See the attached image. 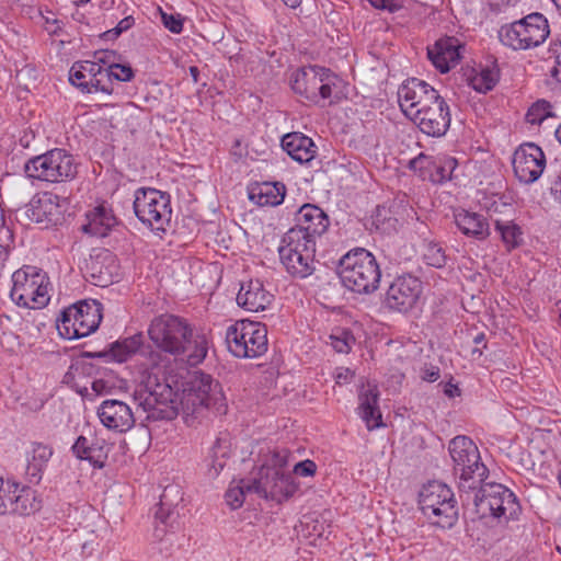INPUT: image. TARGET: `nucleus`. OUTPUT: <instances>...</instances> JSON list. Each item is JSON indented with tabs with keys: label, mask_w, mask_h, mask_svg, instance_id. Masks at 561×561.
Here are the masks:
<instances>
[{
	"label": "nucleus",
	"mask_w": 561,
	"mask_h": 561,
	"mask_svg": "<svg viewBox=\"0 0 561 561\" xmlns=\"http://www.w3.org/2000/svg\"><path fill=\"white\" fill-rule=\"evenodd\" d=\"M85 275L92 284L106 287L118 279V264L115 255L106 249H101L85 262Z\"/></svg>",
	"instance_id": "obj_24"
},
{
	"label": "nucleus",
	"mask_w": 561,
	"mask_h": 561,
	"mask_svg": "<svg viewBox=\"0 0 561 561\" xmlns=\"http://www.w3.org/2000/svg\"><path fill=\"white\" fill-rule=\"evenodd\" d=\"M68 202L51 192L35 194L25 205L23 215L32 222L45 228L61 225L65 220Z\"/></svg>",
	"instance_id": "obj_16"
},
{
	"label": "nucleus",
	"mask_w": 561,
	"mask_h": 561,
	"mask_svg": "<svg viewBox=\"0 0 561 561\" xmlns=\"http://www.w3.org/2000/svg\"><path fill=\"white\" fill-rule=\"evenodd\" d=\"M439 376H440V370L437 366L430 365V366H424L421 369V378L425 381L434 382L439 378Z\"/></svg>",
	"instance_id": "obj_55"
},
{
	"label": "nucleus",
	"mask_w": 561,
	"mask_h": 561,
	"mask_svg": "<svg viewBox=\"0 0 561 561\" xmlns=\"http://www.w3.org/2000/svg\"><path fill=\"white\" fill-rule=\"evenodd\" d=\"M42 506L37 493L28 485L15 480L0 478V515L16 514L26 516L39 511Z\"/></svg>",
	"instance_id": "obj_15"
},
{
	"label": "nucleus",
	"mask_w": 561,
	"mask_h": 561,
	"mask_svg": "<svg viewBox=\"0 0 561 561\" xmlns=\"http://www.w3.org/2000/svg\"><path fill=\"white\" fill-rule=\"evenodd\" d=\"M339 277L348 290L371 294L379 287L381 272L369 251L356 248L340 260Z\"/></svg>",
	"instance_id": "obj_3"
},
{
	"label": "nucleus",
	"mask_w": 561,
	"mask_h": 561,
	"mask_svg": "<svg viewBox=\"0 0 561 561\" xmlns=\"http://www.w3.org/2000/svg\"><path fill=\"white\" fill-rule=\"evenodd\" d=\"M454 220L465 236L476 240H485L491 231L488 219L478 213L460 209L455 211Z\"/></svg>",
	"instance_id": "obj_29"
},
{
	"label": "nucleus",
	"mask_w": 561,
	"mask_h": 561,
	"mask_svg": "<svg viewBox=\"0 0 561 561\" xmlns=\"http://www.w3.org/2000/svg\"><path fill=\"white\" fill-rule=\"evenodd\" d=\"M286 187L279 182H263L253 186L249 198L259 206H277L283 203Z\"/></svg>",
	"instance_id": "obj_34"
},
{
	"label": "nucleus",
	"mask_w": 561,
	"mask_h": 561,
	"mask_svg": "<svg viewBox=\"0 0 561 561\" xmlns=\"http://www.w3.org/2000/svg\"><path fill=\"white\" fill-rule=\"evenodd\" d=\"M106 72L108 73V79L111 83L113 79L121 82H128L135 76L134 70L130 66L121 64L110 66V69H106Z\"/></svg>",
	"instance_id": "obj_46"
},
{
	"label": "nucleus",
	"mask_w": 561,
	"mask_h": 561,
	"mask_svg": "<svg viewBox=\"0 0 561 561\" xmlns=\"http://www.w3.org/2000/svg\"><path fill=\"white\" fill-rule=\"evenodd\" d=\"M419 504L422 513L434 525L443 528L451 527L458 518L454 493L442 482L432 481L425 484L420 492Z\"/></svg>",
	"instance_id": "obj_12"
},
{
	"label": "nucleus",
	"mask_w": 561,
	"mask_h": 561,
	"mask_svg": "<svg viewBox=\"0 0 561 561\" xmlns=\"http://www.w3.org/2000/svg\"><path fill=\"white\" fill-rule=\"evenodd\" d=\"M328 215L317 205L305 204L296 215V226L290 228L291 232H300L305 239L316 241L329 228Z\"/></svg>",
	"instance_id": "obj_25"
},
{
	"label": "nucleus",
	"mask_w": 561,
	"mask_h": 561,
	"mask_svg": "<svg viewBox=\"0 0 561 561\" xmlns=\"http://www.w3.org/2000/svg\"><path fill=\"white\" fill-rule=\"evenodd\" d=\"M500 79V71L495 65L492 67L486 66L480 69L474 76L470 79L471 87L481 93H486L491 91Z\"/></svg>",
	"instance_id": "obj_41"
},
{
	"label": "nucleus",
	"mask_w": 561,
	"mask_h": 561,
	"mask_svg": "<svg viewBox=\"0 0 561 561\" xmlns=\"http://www.w3.org/2000/svg\"><path fill=\"white\" fill-rule=\"evenodd\" d=\"M116 57V53L114 50H99L93 55L92 62H98L96 66L103 67L104 69H110V66L115 65L114 61Z\"/></svg>",
	"instance_id": "obj_51"
},
{
	"label": "nucleus",
	"mask_w": 561,
	"mask_h": 561,
	"mask_svg": "<svg viewBox=\"0 0 561 561\" xmlns=\"http://www.w3.org/2000/svg\"><path fill=\"white\" fill-rule=\"evenodd\" d=\"M353 377V373L348 368H341L336 374V382H347Z\"/></svg>",
	"instance_id": "obj_58"
},
{
	"label": "nucleus",
	"mask_w": 561,
	"mask_h": 561,
	"mask_svg": "<svg viewBox=\"0 0 561 561\" xmlns=\"http://www.w3.org/2000/svg\"><path fill=\"white\" fill-rule=\"evenodd\" d=\"M359 415L366 423L369 431L381 426V412L379 410V391L376 386L368 385V388L359 393Z\"/></svg>",
	"instance_id": "obj_33"
},
{
	"label": "nucleus",
	"mask_w": 561,
	"mask_h": 561,
	"mask_svg": "<svg viewBox=\"0 0 561 561\" xmlns=\"http://www.w3.org/2000/svg\"><path fill=\"white\" fill-rule=\"evenodd\" d=\"M551 193L554 198L561 202V173L557 176L556 181L552 183Z\"/></svg>",
	"instance_id": "obj_59"
},
{
	"label": "nucleus",
	"mask_w": 561,
	"mask_h": 561,
	"mask_svg": "<svg viewBox=\"0 0 561 561\" xmlns=\"http://www.w3.org/2000/svg\"><path fill=\"white\" fill-rule=\"evenodd\" d=\"M448 450L454 461V472L458 477L460 494L474 491L488 478L489 470L481 462L477 445L467 436H456L449 442Z\"/></svg>",
	"instance_id": "obj_4"
},
{
	"label": "nucleus",
	"mask_w": 561,
	"mask_h": 561,
	"mask_svg": "<svg viewBox=\"0 0 561 561\" xmlns=\"http://www.w3.org/2000/svg\"><path fill=\"white\" fill-rule=\"evenodd\" d=\"M272 462H273L272 466H270L271 468H276V469L282 470V468L287 465V454H286V451L284 454L280 453V451L275 453L274 456H273Z\"/></svg>",
	"instance_id": "obj_57"
},
{
	"label": "nucleus",
	"mask_w": 561,
	"mask_h": 561,
	"mask_svg": "<svg viewBox=\"0 0 561 561\" xmlns=\"http://www.w3.org/2000/svg\"><path fill=\"white\" fill-rule=\"evenodd\" d=\"M249 484H252V480H240L238 484L230 485L227 490L225 499L232 510H237L242 506L247 492H253V490H249Z\"/></svg>",
	"instance_id": "obj_42"
},
{
	"label": "nucleus",
	"mask_w": 561,
	"mask_h": 561,
	"mask_svg": "<svg viewBox=\"0 0 561 561\" xmlns=\"http://www.w3.org/2000/svg\"><path fill=\"white\" fill-rule=\"evenodd\" d=\"M282 1L287 7L293 8V9L297 8L300 4V2H301V0H282Z\"/></svg>",
	"instance_id": "obj_64"
},
{
	"label": "nucleus",
	"mask_w": 561,
	"mask_h": 561,
	"mask_svg": "<svg viewBox=\"0 0 561 561\" xmlns=\"http://www.w3.org/2000/svg\"><path fill=\"white\" fill-rule=\"evenodd\" d=\"M550 34L547 18L534 12L520 20L502 25L499 39L514 50H526L541 45Z\"/></svg>",
	"instance_id": "obj_9"
},
{
	"label": "nucleus",
	"mask_w": 561,
	"mask_h": 561,
	"mask_svg": "<svg viewBox=\"0 0 561 561\" xmlns=\"http://www.w3.org/2000/svg\"><path fill=\"white\" fill-rule=\"evenodd\" d=\"M495 230L500 233L501 239L508 250L519 247L523 242V231L520 227L515 224L513 218H494Z\"/></svg>",
	"instance_id": "obj_38"
},
{
	"label": "nucleus",
	"mask_w": 561,
	"mask_h": 561,
	"mask_svg": "<svg viewBox=\"0 0 561 561\" xmlns=\"http://www.w3.org/2000/svg\"><path fill=\"white\" fill-rule=\"evenodd\" d=\"M72 453L78 459L88 460L94 467L102 468L106 451L104 446L98 439L89 440L84 436H79L71 447Z\"/></svg>",
	"instance_id": "obj_35"
},
{
	"label": "nucleus",
	"mask_w": 561,
	"mask_h": 561,
	"mask_svg": "<svg viewBox=\"0 0 561 561\" xmlns=\"http://www.w3.org/2000/svg\"><path fill=\"white\" fill-rule=\"evenodd\" d=\"M473 342H474V344H477V345L482 344V348H486L485 334H484L483 332L478 333V334L473 337Z\"/></svg>",
	"instance_id": "obj_62"
},
{
	"label": "nucleus",
	"mask_w": 561,
	"mask_h": 561,
	"mask_svg": "<svg viewBox=\"0 0 561 561\" xmlns=\"http://www.w3.org/2000/svg\"><path fill=\"white\" fill-rule=\"evenodd\" d=\"M439 96L438 91L427 82L417 78L405 80L398 90V102L405 116L411 117L416 110L435 102Z\"/></svg>",
	"instance_id": "obj_22"
},
{
	"label": "nucleus",
	"mask_w": 561,
	"mask_h": 561,
	"mask_svg": "<svg viewBox=\"0 0 561 561\" xmlns=\"http://www.w3.org/2000/svg\"><path fill=\"white\" fill-rule=\"evenodd\" d=\"M51 455L53 449L49 446L37 443L33 446L32 456L27 460L46 468Z\"/></svg>",
	"instance_id": "obj_47"
},
{
	"label": "nucleus",
	"mask_w": 561,
	"mask_h": 561,
	"mask_svg": "<svg viewBox=\"0 0 561 561\" xmlns=\"http://www.w3.org/2000/svg\"><path fill=\"white\" fill-rule=\"evenodd\" d=\"M105 388V382L102 379H96L92 382V389L101 394Z\"/></svg>",
	"instance_id": "obj_61"
},
{
	"label": "nucleus",
	"mask_w": 561,
	"mask_h": 561,
	"mask_svg": "<svg viewBox=\"0 0 561 561\" xmlns=\"http://www.w3.org/2000/svg\"><path fill=\"white\" fill-rule=\"evenodd\" d=\"M231 454L230 442L226 437H218L211 446L208 455V471L211 477H217L226 467Z\"/></svg>",
	"instance_id": "obj_37"
},
{
	"label": "nucleus",
	"mask_w": 561,
	"mask_h": 561,
	"mask_svg": "<svg viewBox=\"0 0 561 561\" xmlns=\"http://www.w3.org/2000/svg\"><path fill=\"white\" fill-rule=\"evenodd\" d=\"M460 497L463 503H472L480 517L492 516L510 520L516 518L520 512L515 494L500 483L483 481L474 491H470V500L463 493Z\"/></svg>",
	"instance_id": "obj_5"
},
{
	"label": "nucleus",
	"mask_w": 561,
	"mask_h": 561,
	"mask_svg": "<svg viewBox=\"0 0 561 561\" xmlns=\"http://www.w3.org/2000/svg\"><path fill=\"white\" fill-rule=\"evenodd\" d=\"M317 465L309 459L297 462L294 467V472L301 477H311L316 473Z\"/></svg>",
	"instance_id": "obj_53"
},
{
	"label": "nucleus",
	"mask_w": 561,
	"mask_h": 561,
	"mask_svg": "<svg viewBox=\"0 0 561 561\" xmlns=\"http://www.w3.org/2000/svg\"><path fill=\"white\" fill-rule=\"evenodd\" d=\"M457 165L458 162L455 158L445 154L432 157L420 153L409 162L410 170L420 172V176L427 178L433 183H444L451 180Z\"/></svg>",
	"instance_id": "obj_23"
},
{
	"label": "nucleus",
	"mask_w": 561,
	"mask_h": 561,
	"mask_svg": "<svg viewBox=\"0 0 561 561\" xmlns=\"http://www.w3.org/2000/svg\"><path fill=\"white\" fill-rule=\"evenodd\" d=\"M371 225L380 233L391 234L398 230L399 220L389 207L377 206L371 216Z\"/></svg>",
	"instance_id": "obj_40"
},
{
	"label": "nucleus",
	"mask_w": 561,
	"mask_h": 561,
	"mask_svg": "<svg viewBox=\"0 0 561 561\" xmlns=\"http://www.w3.org/2000/svg\"><path fill=\"white\" fill-rule=\"evenodd\" d=\"M102 320V305L96 300H82L65 308L56 327L61 337L76 340L94 332Z\"/></svg>",
	"instance_id": "obj_11"
},
{
	"label": "nucleus",
	"mask_w": 561,
	"mask_h": 561,
	"mask_svg": "<svg viewBox=\"0 0 561 561\" xmlns=\"http://www.w3.org/2000/svg\"><path fill=\"white\" fill-rule=\"evenodd\" d=\"M297 491V485L294 482L293 476L290 473H286L283 479L277 483L274 491L270 495V499L282 503L283 501L291 497Z\"/></svg>",
	"instance_id": "obj_43"
},
{
	"label": "nucleus",
	"mask_w": 561,
	"mask_h": 561,
	"mask_svg": "<svg viewBox=\"0 0 561 561\" xmlns=\"http://www.w3.org/2000/svg\"><path fill=\"white\" fill-rule=\"evenodd\" d=\"M144 336L141 333L126 337L121 341H116L110 345V347L102 352H83V356L87 358H108L118 363L126 362L131 355L141 351Z\"/></svg>",
	"instance_id": "obj_28"
},
{
	"label": "nucleus",
	"mask_w": 561,
	"mask_h": 561,
	"mask_svg": "<svg viewBox=\"0 0 561 561\" xmlns=\"http://www.w3.org/2000/svg\"><path fill=\"white\" fill-rule=\"evenodd\" d=\"M422 294V282L411 274L394 278L386 294L387 306L396 311L407 312L414 307Z\"/></svg>",
	"instance_id": "obj_21"
},
{
	"label": "nucleus",
	"mask_w": 561,
	"mask_h": 561,
	"mask_svg": "<svg viewBox=\"0 0 561 561\" xmlns=\"http://www.w3.org/2000/svg\"><path fill=\"white\" fill-rule=\"evenodd\" d=\"M187 385L179 404L172 387L149 375L146 381L137 385L133 399L147 414L148 421H171L178 416L180 407L187 424L203 417L208 411L219 415L227 412L221 385L210 375L195 373Z\"/></svg>",
	"instance_id": "obj_1"
},
{
	"label": "nucleus",
	"mask_w": 561,
	"mask_h": 561,
	"mask_svg": "<svg viewBox=\"0 0 561 561\" xmlns=\"http://www.w3.org/2000/svg\"><path fill=\"white\" fill-rule=\"evenodd\" d=\"M317 242L305 239L300 232L287 231L278 247V255L285 271L294 278L305 279L316 271Z\"/></svg>",
	"instance_id": "obj_8"
},
{
	"label": "nucleus",
	"mask_w": 561,
	"mask_h": 561,
	"mask_svg": "<svg viewBox=\"0 0 561 561\" xmlns=\"http://www.w3.org/2000/svg\"><path fill=\"white\" fill-rule=\"evenodd\" d=\"M410 118L422 133L432 137L444 136L450 126L449 106L440 95L437 96L435 102L416 110L415 114Z\"/></svg>",
	"instance_id": "obj_19"
},
{
	"label": "nucleus",
	"mask_w": 561,
	"mask_h": 561,
	"mask_svg": "<svg viewBox=\"0 0 561 561\" xmlns=\"http://www.w3.org/2000/svg\"><path fill=\"white\" fill-rule=\"evenodd\" d=\"M330 341L332 347L336 352L346 354L351 351V345L354 342V336L350 331L339 330L330 335Z\"/></svg>",
	"instance_id": "obj_44"
},
{
	"label": "nucleus",
	"mask_w": 561,
	"mask_h": 561,
	"mask_svg": "<svg viewBox=\"0 0 561 561\" xmlns=\"http://www.w3.org/2000/svg\"><path fill=\"white\" fill-rule=\"evenodd\" d=\"M426 263L434 267H443L446 264L444 249L437 243H431L424 254Z\"/></svg>",
	"instance_id": "obj_45"
},
{
	"label": "nucleus",
	"mask_w": 561,
	"mask_h": 561,
	"mask_svg": "<svg viewBox=\"0 0 561 561\" xmlns=\"http://www.w3.org/2000/svg\"><path fill=\"white\" fill-rule=\"evenodd\" d=\"M11 279L10 297L19 307L41 309L49 302V279L42 270L26 265L15 271Z\"/></svg>",
	"instance_id": "obj_7"
},
{
	"label": "nucleus",
	"mask_w": 561,
	"mask_h": 561,
	"mask_svg": "<svg viewBox=\"0 0 561 561\" xmlns=\"http://www.w3.org/2000/svg\"><path fill=\"white\" fill-rule=\"evenodd\" d=\"M272 300L273 295L264 289L263 283L259 279H251L241 284L237 295L238 305L251 312L265 310Z\"/></svg>",
	"instance_id": "obj_27"
},
{
	"label": "nucleus",
	"mask_w": 561,
	"mask_h": 561,
	"mask_svg": "<svg viewBox=\"0 0 561 561\" xmlns=\"http://www.w3.org/2000/svg\"><path fill=\"white\" fill-rule=\"evenodd\" d=\"M148 336L156 350L146 346L141 355L152 369L167 367L162 353L174 359L185 360L190 366L201 364L208 352V339L194 333L192 325L182 317L163 313L154 317L148 327Z\"/></svg>",
	"instance_id": "obj_2"
},
{
	"label": "nucleus",
	"mask_w": 561,
	"mask_h": 561,
	"mask_svg": "<svg viewBox=\"0 0 561 561\" xmlns=\"http://www.w3.org/2000/svg\"><path fill=\"white\" fill-rule=\"evenodd\" d=\"M162 23L165 28L174 34H180L183 30V21L180 14H168L161 12Z\"/></svg>",
	"instance_id": "obj_50"
},
{
	"label": "nucleus",
	"mask_w": 561,
	"mask_h": 561,
	"mask_svg": "<svg viewBox=\"0 0 561 561\" xmlns=\"http://www.w3.org/2000/svg\"><path fill=\"white\" fill-rule=\"evenodd\" d=\"M96 64L91 60L75 62L69 72V81L82 92L111 94L113 87H111L108 73Z\"/></svg>",
	"instance_id": "obj_18"
},
{
	"label": "nucleus",
	"mask_w": 561,
	"mask_h": 561,
	"mask_svg": "<svg viewBox=\"0 0 561 561\" xmlns=\"http://www.w3.org/2000/svg\"><path fill=\"white\" fill-rule=\"evenodd\" d=\"M188 70H190V75L193 78V81L197 82L198 81V76H199L198 68L196 66H191Z\"/></svg>",
	"instance_id": "obj_63"
},
{
	"label": "nucleus",
	"mask_w": 561,
	"mask_h": 561,
	"mask_svg": "<svg viewBox=\"0 0 561 561\" xmlns=\"http://www.w3.org/2000/svg\"><path fill=\"white\" fill-rule=\"evenodd\" d=\"M549 53L556 59V66L551 69V77L561 82V35L550 44Z\"/></svg>",
	"instance_id": "obj_48"
},
{
	"label": "nucleus",
	"mask_w": 561,
	"mask_h": 561,
	"mask_svg": "<svg viewBox=\"0 0 561 561\" xmlns=\"http://www.w3.org/2000/svg\"><path fill=\"white\" fill-rule=\"evenodd\" d=\"M546 105L548 106V103H547V102H545V101H543L541 104L538 102L537 104L533 105V106L529 108V111H528V113H527V115H526L527 121H528L529 123H531V124L540 123V122L545 118V116H546V115H545V114H542V115H540V116H538V117H537V116H535V112H536V111H538L540 106L545 107Z\"/></svg>",
	"instance_id": "obj_56"
},
{
	"label": "nucleus",
	"mask_w": 561,
	"mask_h": 561,
	"mask_svg": "<svg viewBox=\"0 0 561 561\" xmlns=\"http://www.w3.org/2000/svg\"><path fill=\"white\" fill-rule=\"evenodd\" d=\"M444 393L449 397V398H453L455 397L456 394L459 396L460 394V390L459 388L451 383V382H447L444 387Z\"/></svg>",
	"instance_id": "obj_60"
},
{
	"label": "nucleus",
	"mask_w": 561,
	"mask_h": 561,
	"mask_svg": "<svg viewBox=\"0 0 561 561\" xmlns=\"http://www.w3.org/2000/svg\"><path fill=\"white\" fill-rule=\"evenodd\" d=\"M285 474L286 473L279 469L263 466L259 472V478L253 479L252 484H249V490H253L254 493L270 499L272 491H274L275 486Z\"/></svg>",
	"instance_id": "obj_36"
},
{
	"label": "nucleus",
	"mask_w": 561,
	"mask_h": 561,
	"mask_svg": "<svg viewBox=\"0 0 561 561\" xmlns=\"http://www.w3.org/2000/svg\"><path fill=\"white\" fill-rule=\"evenodd\" d=\"M226 343L236 357H260L267 351V329L259 322L237 321L227 328Z\"/></svg>",
	"instance_id": "obj_13"
},
{
	"label": "nucleus",
	"mask_w": 561,
	"mask_h": 561,
	"mask_svg": "<svg viewBox=\"0 0 561 561\" xmlns=\"http://www.w3.org/2000/svg\"><path fill=\"white\" fill-rule=\"evenodd\" d=\"M44 469L45 468L27 460L25 479L31 484H38L43 478Z\"/></svg>",
	"instance_id": "obj_52"
},
{
	"label": "nucleus",
	"mask_w": 561,
	"mask_h": 561,
	"mask_svg": "<svg viewBox=\"0 0 561 561\" xmlns=\"http://www.w3.org/2000/svg\"><path fill=\"white\" fill-rule=\"evenodd\" d=\"M483 207L493 221L496 217L513 218L516 213L513 198L504 194H495L486 197L484 199Z\"/></svg>",
	"instance_id": "obj_39"
},
{
	"label": "nucleus",
	"mask_w": 561,
	"mask_h": 561,
	"mask_svg": "<svg viewBox=\"0 0 561 561\" xmlns=\"http://www.w3.org/2000/svg\"><path fill=\"white\" fill-rule=\"evenodd\" d=\"M182 501L183 493L178 484L164 488L154 512L153 537L157 540H162L169 531L173 533L179 527L180 513L176 507Z\"/></svg>",
	"instance_id": "obj_17"
},
{
	"label": "nucleus",
	"mask_w": 561,
	"mask_h": 561,
	"mask_svg": "<svg viewBox=\"0 0 561 561\" xmlns=\"http://www.w3.org/2000/svg\"><path fill=\"white\" fill-rule=\"evenodd\" d=\"M134 23H135V19L131 15L126 16L123 20H121L114 28L106 31L103 34V36L106 39H115L123 32L128 31L134 25Z\"/></svg>",
	"instance_id": "obj_49"
},
{
	"label": "nucleus",
	"mask_w": 561,
	"mask_h": 561,
	"mask_svg": "<svg viewBox=\"0 0 561 561\" xmlns=\"http://www.w3.org/2000/svg\"><path fill=\"white\" fill-rule=\"evenodd\" d=\"M98 416L106 428L118 433L129 431L135 424L130 407L116 399L104 400L98 408Z\"/></svg>",
	"instance_id": "obj_26"
},
{
	"label": "nucleus",
	"mask_w": 561,
	"mask_h": 561,
	"mask_svg": "<svg viewBox=\"0 0 561 561\" xmlns=\"http://www.w3.org/2000/svg\"><path fill=\"white\" fill-rule=\"evenodd\" d=\"M116 225L117 219L112 209L101 204L87 214V224L82 226V230L91 236L103 238Z\"/></svg>",
	"instance_id": "obj_31"
},
{
	"label": "nucleus",
	"mask_w": 561,
	"mask_h": 561,
	"mask_svg": "<svg viewBox=\"0 0 561 561\" xmlns=\"http://www.w3.org/2000/svg\"><path fill=\"white\" fill-rule=\"evenodd\" d=\"M375 9L394 13L401 9V5L393 0H367Z\"/></svg>",
	"instance_id": "obj_54"
},
{
	"label": "nucleus",
	"mask_w": 561,
	"mask_h": 561,
	"mask_svg": "<svg viewBox=\"0 0 561 561\" xmlns=\"http://www.w3.org/2000/svg\"><path fill=\"white\" fill-rule=\"evenodd\" d=\"M280 145L293 160L301 164L314 158L317 147L313 140L301 133L286 134Z\"/></svg>",
	"instance_id": "obj_30"
},
{
	"label": "nucleus",
	"mask_w": 561,
	"mask_h": 561,
	"mask_svg": "<svg viewBox=\"0 0 561 561\" xmlns=\"http://www.w3.org/2000/svg\"><path fill=\"white\" fill-rule=\"evenodd\" d=\"M427 56L442 73L448 72L460 59L459 49L453 38L436 42L432 48H428Z\"/></svg>",
	"instance_id": "obj_32"
},
{
	"label": "nucleus",
	"mask_w": 561,
	"mask_h": 561,
	"mask_svg": "<svg viewBox=\"0 0 561 561\" xmlns=\"http://www.w3.org/2000/svg\"><path fill=\"white\" fill-rule=\"evenodd\" d=\"M546 167V157L542 149L533 144H524L516 149L513 156V169L519 182L531 184L536 182Z\"/></svg>",
	"instance_id": "obj_20"
},
{
	"label": "nucleus",
	"mask_w": 561,
	"mask_h": 561,
	"mask_svg": "<svg viewBox=\"0 0 561 561\" xmlns=\"http://www.w3.org/2000/svg\"><path fill=\"white\" fill-rule=\"evenodd\" d=\"M133 207L137 218L152 229L164 231L171 220L170 195L156 188H138Z\"/></svg>",
	"instance_id": "obj_14"
},
{
	"label": "nucleus",
	"mask_w": 561,
	"mask_h": 561,
	"mask_svg": "<svg viewBox=\"0 0 561 561\" xmlns=\"http://www.w3.org/2000/svg\"><path fill=\"white\" fill-rule=\"evenodd\" d=\"M27 178L49 183L67 182L77 175V163L71 153L55 148L28 159L24 164Z\"/></svg>",
	"instance_id": "obj_10"
},
{
	"label": "nucleus",
	"mask_w": 561,
	"mask_h": 561,
	"mask_svg": "<svg viewBox=\"0 0 561 561\" xmlns=\"http://www.w3.org/2000/svg\"><path fill=\"white\" fill-rule=\"evenodd\" d=\"M341 79L330 69L308 66L296 69L289 79L291 90L310 102L319 99H339Z\"/></svg>",
	"instance_id": "obj_6"
}]
</instances>
